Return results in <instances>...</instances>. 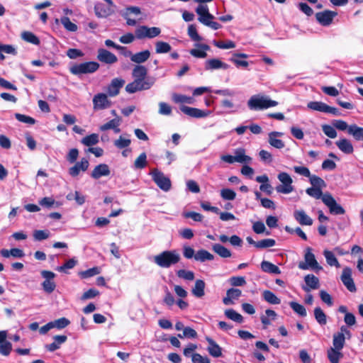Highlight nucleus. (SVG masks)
Here are the masks:
<instances>
[{
    "label": "nucleus",
    "mask_w": 363,
    "mask_h": 363,
    "mask_svg": "<svg viewBox=\"0 0 363 363\" xmlns=\"http://www.w3.org/2000/svg\"><path fill=\"white\" fill-rule=\"evenodd\" d=\"M337 147L345 154H352L354 151V147L352 143L346 139H340L335 143Z\"/></svg>",
    "instance_id": "obj_31"
},
{
    "label": "nucleus",
    "mask_w": 363,
    "mask_h": 363,
    "mask_svg": "<svg viewBox=\"0 0 363 363\" xmlns=\"http://www.w3.org/2000/svg\"><path fill=\"white\" fill-rule=\"evenodd\" d=\"M111 174L109 167L106 164L96 165L91 172V177L94 179H99L101 177H107Z\"/></svg>",
    "instance_id": "obj_23"
},
{
    "label": "nucleus",
    "mask_w": 363,
    "mask_h": 363,
    "mask_svg": "<svg viewBox=\"0 0 363 363\" xmlns=\"http://www.w3.org/2000/svg\"><path fill=\"white\" fill-rule=\"evenodd\" d=\"M172 107L165 102L159 103V113L163 116H169L172 113Z\"/></svg>",
    "instance_id": "obj_64"
},
{
    "label": "nucleus",
    "mask_w": 363,
    "mask_h": 363,
    "mask_svg": "<svg viewBox=\"0 0 363 363\" xmlns=\"http://www.w3.org/2000/svg\"><path fill=\"white\" fill-rule=\"evenodd\" d=\"M261 269L263 272L267 273L274 274H281V270L279 269V268L275 264L268 261L264 260L261 262Z\"/></svg>",
    "instance_id": "obj_36"
},
{
    "label": "nucleus",
    "mask_w": 363,
    "mask_h": 363,
    "mask_svg": "<svg viewBox=\"0 0 363 363\" xmlns=\"http://www.w3.org/2000/svg\"><path fill=\"white\" fill-rule=\"evenodd\" d=\"M235 162L243 164L251 163L252 158L245 154V150L243 148H238L234 151Z\"/></svg>",
    "instance_id": "obj_28"
},
{
    "label": "nucleus",
    "mask_w": 363,
    "mask_h": 363,
    "mask_svg": "<svg viewBox=\"0 0 363 363\" xmlns=\"http://www.w3.org/2000/svg\"><path fill=\"white\" fill-rule=\"evenodd\" d=\"M314 317L316 321L321 325H324L327 323V316L320 307L314 309Z\"/></svg>",
    "instance_id": "obj_48"
},
{
    "label": "nucleus",
    "mask_w": 363,
    "mask_h": 363,
    "mask_svg": "<svg viewBox=\"0 0 363 363\" xmlns=\"http://www.w3.org/2000/svg\"><path fill=\"white\" fill-rule=\"evenodd\" d=\"M220 196L224 200L233 201L236 197V193L230 189H223L220 190Z\"/></svg>",
    "instance_id": "obj_59"
},
{
    "label": "nucleus",
    "mask_w": 363,
    "mask_h": 363,
    "mask_svg": "<svg viewBox=\"0 0 363 363\" xmlns=\"http://www.w3.org/2000/svg\"><path fill=\"white\" fill-rule=\"evenodd\" d=\"M172 100L177 104H193L194 103V99L191 96H187L183 94H174L172 95Z\"/></svg>",
    "instance_id": "obj_44"
},
{
    "label": "nucleus",
    "mask_w": 363,
    "mask_h": 363,
    "mask_svg": "<svg viewBox=\"0 0 363 363\" xmlns=\"http://www.w3.org/2000/svg\"><path fill=\"white\" fill-rule=\"evenodd\" d=\"M341 281L346 288L351 292L356 291V286L352 278V270L349 267H345L342 270Z\"/></svg>",
    "instance_id": "obj_17"
},
{
    "label": "nucleus",
    "mask_w": 363,
    "mask_h": 363,
    "mask_svg": "<svg viewBox=\"0 0 363 363\" xmlns=\"http://www.w3.org/2000/svg\"><path fill=\"white\" fill-rule=\"evenodd\" d=\"M306 192L308 195L315 199H321L324 194H323L322 190L320 188L311 187L308 188L306 190Z\"/></svg>",
    "instance_id": "obj_60"
},
{
    "label": "nucleus",
    "mask_w": 363,
    "mask_h": 363,
    "mask_svg": "<svg viewBox=\"0 0 363 363\" xmlns=\"http://www.w3.org/2000/svg\"><path fill=\"white\" fill-rule=\"evenodd\" d=\"M308 178H309L310 183L311 184L313 187L321 189L325 186V183L324 180L318 176L312 175L311 174L310 177H308Z\"/></svg>",
    "instance_id": "obj_54"
},
{
    "label": "nucleus",
    "mask_w": 363,
    "mask_h": 363,
    "mask_svg": "<svg viewBox=\"0 0 363 363\" xmlns=\"http://www.w3.org/2000/svg\"><path fill=\"white\" fill-rule=\"evenodd\" d=\"M306 285L302 289L306 292H310L311 290L318 289L320 287V281L318 277L313 274H308L304 277Z\"/></svg>",
    "instance_id": "obj_19"
},
{
    "label": "nucleus",
    "mask_w": 363,
    "mask_h": 363,
    "mask_svg": "<svg viewBox=\"0 0 363 363\" xmlns=\"http://www.w3.org/2000/svg\"><path fill=\"white\" fill-rule=\"evenodd\" d=\"M205 282L201 279L195 281L194 286L191 289L192 294L196 298H202L205 295Z\"/></svg>",
    "instance_id": "obj_34"
},
{
    "label": "nucleus",
    "mask_w": 363,
    "mask_h": 363,
    "mask_svg": "<svg viewBox=\"0 0 363 363\" xmlns=\"http://www.w3.org/2000/svg\"><path fill=\"white\" fill-rule=\"evenodd\" d=\"M97 59L101 62L109 65L114 64L118 60L114 54L104 48L98 50Z\"/></svg>",
    "instance_id": "obj_20"
},
{
    "label": "nucleus",
    "mask_w": 363,
    "mask_h": 363,
    "mask_svg": "<svg viewBox=\"0 0 363 363\" xmlns=\"http://www.w3.org/2000/svg\"><path fill=\"white\" fill-rule=\"evenodd\" d=\"M147 165V155L145 152L141 153L135 160L134 167L135 169H143Z\"/></svg>",
    "instance_id": "obj_55"
},
{
    "label": "nucleus",
    "mask_w": 363,
    "mask_h": 363,
    "mask_svg": "<svg viewBox=\"0 0 363 363\" xmlns=\"http://www.w3.org/2000/svg\"><path fill=\"white\" fill-rule=\"evenodd\" d=\"M225 316L233 320V321H235L237 323H242L243 321V318L242 316L238 313V312H236L235 310L233 309H228L225 311Z\"/></svg>",
    "instance_id": "obj_52"
},
{
    "label": "nucleus",
    "mask_w": 363,
    "mask_h": 363,
    "mask_svg": "<svg viewBox=\"0 0 363 363\" xmlns=\"http://www.w3.org/2000/svg\"><path fill=\"white\" fill-rule=\"evenodd\" d=\"M53 325V328L63 329L66 328L69 323V320L66 318H60L54 321H51Z\"/></svg>",
    "instance_id": "obj_61"
},
{
    "label": "nucleus",
    "mask_w": 363,
    "mask_h": 363,
    "mask_svg": "<svg viewBox=\"0 0 363 363\" xmlns=\"http://www.w3.org/2000/svg\"><path fill=\"white\" fill-rule=\"evenodd\" d=\"M305 262L298 263V268L302 270H307L311 269L313 270L319 271L322 269V267L318 263L314 254L312 252L311 247H307L305 250L304 254Z\"/></svg>",
    "instance_id": "obj_5"
},
{
    "label": "nucleus",
    "mask_w": 363,
    "mask_h": 363,
    "mask_svg": "<svg viewBox=\"0 0 363 363\" xmlns=\"http://www.w3.org/2000/svg\"><path fill=\"white\" fill-rule=\"evenodd\" d=\"M77 264V260L75 258H72L67 260L63 265L57 268V270L60 272H66V269L74 268Z\"/></svg>",
    "instance_id": "obj_57"
},
{
    "label": "nucleus",
    "mask_w": 363,
    "mask_h": 363,
    "mask_svg": "<svg viewBox=\"0 0 363 363\" xmlns=\"http://www.w3.org/2000/svg\"><path fill=\"white\" fill-rule=\"evenodd\" d=\"M337 13L335 11L326 10L322 12L317 13L315 18L317 21L323 26H329L334 18L337 16Z\"/></svg>",
    "instance_id": "obj_18"
},
{
    "label": "nucleus",
    "mask_w": 363,
    "mask_h": 363,
    "mask_svg": "<svg viewBox=\"0 0 363 363\" xmlns=\"http://www.w3.org/2000/svg\"><path fill=\"white\" fill-rule=\"evenodd\" d=\"M99 141V136L96 133H92L82 138L81 143L88 147L96 145Z\"/></svg>",
    "instance_id": "obj_46"
},
{
    "label": "nucleus",
    "mask_w": 363,
    "mask_h": 363,
    "mask_svg": "<svg viewBox=\"0 0 363 363\" xmlns=\"http://www.w3.org/2000/svg\"><path fill=\"white\" fill-rule=\"evenodd\" d=\"M196 49H191L190 54L198 58H205L207 56L206 51L209 50L210 47L206 44H197Z\"/></svg>",
    "instance_id": "obj_32"
},
{
    "label": "nucleus",
    "mask_w": 363,
    "mask_h": 363,
    "mask_svg": "<svg viewBox=\"0 0 363 363\" xmlns=\"http://www.w3.org/2000/svg\"><path fill=\"white\" fill-rule=\"evenodd\" d=\"M244 58L246 59L248 57V55L245 53H234L233 57L230 58V61L233 62L236 67H247L249 65V63L246 60H241L238 58Z\"/></svg>",
    "instance_id": "obj_38"
},
{
    "label": "nucleus",
    "mask_w": 363,
    "mask_h": 363,
    "mask_svg": "<svg viewBox=\"0 0 363 363\" xmlns=\"http://www.w3.org/2000/svg\"><path fill=\"white\" fill-rule=\"evenodd\" d=\"M180 110L185 114L196 118H205L208 116L211 113V111H202L196 108H192L186 106H182Z\"/></svg>",
    "instance_id": "obj_16"
},
{
    "label": "nucleus",
    "mask_w": 363,
    "mask_h": 363,
    "mask_svg": "<svg viewBox=\"0 0 363 363\" xmlns=\"http://www.w3.org/2000/svg\"><path fill=\"white\" fill-rule=\"evenodd\" d=\"M277 314L274 311L267 309L265 311V314L260 317L261 322L264 325V328H266L271 324L272 321L277 318Z\"/></svg>",
    "instance_id": "obj_35"
},
{
    "label": "nucleus",
    "mask_w": 363,
    "mask_h": 363,
    "mask_svg": "<svg viewBox=\"0 0 363 363\" xmlns=\"http://www.w3.org/2000/svg\"><path fill=\"white\" fill-rule=\"evenodd\" d=\"M308 108L323 113H331L334 116H340V113L336 108L330 106L321 101H311L307 104Z\"/></svg>",
    "instance_id": "obj_13"
},
{
    "label": "nucleus",
    "mask_w": 363,
    "mask_h": 363,
    "mask_svg": "<svg viewBox=\"0 0 363 363\" xmlns=\"http://www.w3.org/2000/svg\"><path fill=\"white\" fill-rule=\"evenodd\" d=\"M283 135V133L277 131L269 133L268 135V142L270 145L277 149L283 148L284 147V143L278 138L279 137H281Z\"/></svg>",
    "instance_id": "obj_26"
},
{
    "label": "nucleus",
    "mask_w": 363,
    "mask_h": 363,
    "mask_svg": "<svg viewBox=\"0 0 363 363\" xmlns=\"http://www.w3.org/2000/svg\"><path fill=\"white\" fill-rule=\"evenodd\" d=\"M322 201L329 208L330 213L342 215L345 213V209L336 202L335 199L330 194H325L322 197Z\"/></svg>",
    "instance_id": "obj_12"
},
{
    "label": "nucleus",
    "mask_w": 363,
    "mask_h": 363,
    "mask_svg": "<svg viewBox=\"0 0 363 363\" xmlns=\"http://www.w3.org/2000/svg\"><path fill=\"white\" fill-rule=\"evenodd\" d=\"M205 69L208 71H212L215 69H227L229 67V65L219 59L212 58L206 60L204 63Z\"/></svg>",
    "instance_id": "obj_22"
},
{
    "label": "nucleus",
    "mask_w": 363,
    "mask_h": 363,
    "mask_svg": "<svg viewBox=\"0 0 363 363\" xmlns=\"http://www.w3.org/2000/svg\"><path fill=\"white\" fill-rule=\"evenodd\" d=\"M177 275L183 279L192 281L194 279V273L192 271L186 269H179L177 272Z\"/></svg>",
    "instance_id": "obj_58"
},
{
    "label": "nucleus",
    "mask_w": 363,
    "mask_h": 363,
    "mask_svg": "<svg viewBox=\"0 0 363 363\" xmlns=\"http://www.w3.org/2000/svg\"><path fill=\"white\" fill-rule=\"evenodd\" d=\"M323 255L325 257L327 263L330 266H335L337 268H339L340 267L337 258L335 257V255L331 251L326 250L323 252Z\"/></svg>",
    "instance_id": "obj_50"
},
{
    "label": "nucleus",
    "mask_w": 363,
    "mask_h": 363,
    "mask_svg": "<svg viewBox=\"0 0 363 363\" xmlns=\"http://www.w3.org/2000/svg\"><path fill=\"white\" fill-rule=\"evenodd\" d=\"M181 256L175 250H164L153 257L154 262L161 268H169L179 262Z\"/></svg>",
    "instance_id": "obj_1"
},
{
    "label": "nucleus",
    "mask_w": 363,
    "mask_h": 363,
    "mask_svg": "<svg viewBox=\"0 0 363 363\" xmlns=\"http://www.w3.org/2000/svg\"><path fill=\"white\" fill-rule=\"evenodd\" d=\"M21 38L23 40L32 43L33 45H39L40 40L38 38L31 32L24 31L21 33Z\"/></svg>",
    "instance_id": "obj_49"
},
{
    "label": "nucleus",
    "mask_w": 363,
    "mask_h": 363,
    "mask_svg": "<svg viewBox=\"0 0 363 363\" xmlns=\"http://www.w3.org/2000/svg\"><path fill=\"white\" fill-rule=\"evenodd\" d=\"M125 84V81L122 79L115 78L107 86V92L109 96H115L119 94L120 89Z\"/></svg>",
    "instance_id": "obj_21"
},
{
    "label": "nucleus",
    "mask_w": 363,
    "mask_h": 363,
    "mask_svg": "<svg viewBox=\"0 0 363 363\" xmlns=\"http://www.w3.org/2000/svg\"><path fill=\"white\" fill-rule=\"evenodd\" d=\"M131 140L128 135H122L117 140H114V145L118 149L127 148L130 146Z\"/></svg>",
    "instance_id": "obj_42"
},
{
    "label": "nucleus",
    "mask_w": 363,
    "mask_h": 363,
    "mask_svg": "<svg viewBox=\"0 0 363 363\" xmlns=\"http://www.w3.org/2000/svg\"><path fill=\"white\" fill-rule=\"evenodd\" d=\"M121 122V118L120 117H116L115 118L111 120L108 123L102 125L100 127V130L101 131H105L109 129H113L115 133H119L120 129L118 126L120 125Z\"/></svg>",
    "instance_id": "obj_33"
},
{
    "label": "nucleus",
    "mask_w": 363,
    "mask_h": 363,
    "mask_svg": "<svg viewBox=\"0 0 363 363\" xmlns=\"http://www.w3.org/2000/svg\"><path fill=\"white\" fill-rule=\"evenodd\" d=\"M89 166L88 160L85 157L81 159L79 162L74 164V166L69 169V174L72 177H77L81 172H86Z\"/></svg>",
    "instance_id": "obj_14"
},
{
    "label": "nucleus",
    "mask_w": 363,
    "mask_h": 363,
    "mask_svg": "<svg viewBox=\"0 0 363 363\" xmlns=\"http://www.w3.org/2000/svg\"><path fill=\"white\" fill-rule=\"evenodd\" d=\"M100 272H101L100 268L98 267H92L87 270L79 272V276L82 279H87V278L91 277H94L95 275H98L100 274Z\"/></svg>",
    "instance_id": "obj_51"
},
{
    "label": "nucleus",
    "mask_w": 363,
    "mask_h": 363,
    "mask_svg": "<svg viewBox=\"0 0 363 363\" xmlns=\"http://www.w3.org/2000/svg\"><path fill=\"white\" fill-rule=\"evenodd\" d=\"M99 67V65L95 62H88L79 65H75L70 67V72L73 74H82L92 73L96 71Z\"/></svg>",
    "instance_id": "obj_9"
},
{
    "label": "nucleus",
    "mask_w": 363,
    "mask_h": 363,
    "mask_svg": "<svg viewBox=\"0 0 363 363\" xmlns=\"http://www.w3.org/2000/svg\"><path fill=\"white\" fill-rule=\"evenodd\" d=\"M206 341L208 343L207 350L208 353L213 357H219L222 355L221 347L211 338L206 337Z\"/></svg>",
    "instance_id": "obj_27"
},
{
    "label": "nucleus",
    "mask_w": 363,
    "mask_h": 363,
    "mask_svg": "<svg viewBox=\"0 0 363 363\" xmlns=\"http://www.w3.org/2000/svg\"><path fill=\"white\" fill-rule=\"evenodd\" d=\"M212 249L216 254L223 258L231 257V252L220 244H214L212 246Z\"/></svg>",
    "instance_id": "obj_43"
},
{
    "label": "nucleus",
    "mask_w": 363,
    "mask_h": 363,
    "mask_svg": "<svg viewBox=\"0 0 363 363\" xmlns=\"http://www.w3.org/2000/svg\"><path fill=\"white\" fill-rule=\"evenodd\" d=\"M262 296L263 298L270 304H279L281 303V300L271 291H264Z\"/></svg>",
    "instance_id": "obj_45"
},
{
    "label": "nucleus",
    "mask_w": 363,
    "mask_h": 363,
    "mask_svg": "<svg viewBox=\"0 0 363 363\" xmlns=\"http://www.w3.org/2000/svg\"><path fill=\"white\" fill-rule=\"evenodd\" d=\"M161 33V29L158 27H147L146 26H138L135 29V37L138 39L154 38Z\"/></svg>",
    "instance_id": "obj_8"
},
{
    "label": "nucleus",
    "mask_w": 363,
    "mask_h": 363,
    "mask_svg": "<svg viewBox=\"0 0 363 363\" xmlns=\"http://www.w3.org/2000/svg\"><path fill=\"white\" fill-rule=\"evenodd\" d=\"M155 47L157 54H166L172 50L171 45L168 43L162 40L156 41Z\"/></svg>",
    "instance_id": "obj_39"
},
{
    "label": "nucleus",
    "mask_w": 363,
    "mask_h": 363,
    "mask_svg": "<svg viewBox=\"0 0 363 363\" xmlns=\"http://www.w3.org/2000/svg\"><path fill=\"white\" fill-rule=\"evenodd\" d=\"M196 12L199 15V17H203L207 16L208 18H214V16L209 13L208 7L206 5L200 4L196 9Z\"/></svg>",
    "instance_id": "obj_63"
},
{
    "label": "nucleus",
    "mask_w": 363,
    "mask_h": 363,
    "mask_svg": "<svg viewBox=\"0 0 363 363\" xmlns=\"http://www.w3.org/2000/svg\"><path fill=\"white\" fill-rule=\"evenodd\" d=\"M152 180L157 185V186L164 191L170 190L172 183L169 177H166L163 172L157 169H153L150 172Z\"/></svg>",
    "instance_id": "obj_6"
},
{
    "label": "nucleus",
    "mask_w": 363,
    "mask_h": 363,
    "mask_svg": "<svg viewBox=\"0 0 363 363\" xmlns=\"http://www.w3.org/2000/svg\"><path fill=\"white\" fill-rule=\"evenodd\" d=\"M93 105L94 110H102L111 106V102L108 99L105 94H98L93 98Z\"/></svg>",
    "instance_id": "obj_15"
},
{
    "label": "nucleus",
    "mask_w": 363,
    "mask_h": 363,
    "mask_svg": "<svg viewBox=\"0 0 363 363\" xmlns=\"http://www.w3.org/2000/svg\"><path fill=\"white\" fill-rule=\"evenodd\" d=\"M40 274L42 277L44 279V281L42 282L43 289L48 294L52 293L56 288V284L54 281L56 274L54 272L48 270H43Z\"/></svg>",
    "instance_id": "obj_11"
},
{
    "label": "nucleus",
    "mask_w": 363,
    "mask_h": 363,
    "mask_svg": "<svg viewBox=\"0 0 363 363\" xmlns=\"http://www.w3.org/2000/svg\"><path fill=\"white\" fill-rule=\"evenodd\" d=\"M348 133L352 135L356 140H363V128L359 127L355 124L349 126Z\"/></svg>",
    "instance_id": "obj_41"
},
{
    "label": "nucleus",
    "mask_w": 363,
    "mask_h": 363,
    "mask_svg": "<svg viewBox=\"0 0 363 363\" xmlns=\"http://www.w3.org/2000/svg\"><path fill=\"white\" fill-rule=\"evenodd\" d=\"M155 82V79L153 77L135 79L133 82L126 85L125 91L128 93L133 94L139 91L147 90L153 86Z\"/></svg>",
    "instance_id": "obj_3"
},
{
    "label": "nucleus",
    "mask_w": 363,
    "mask_h": 363,
    "mask_svg": "<svg viewBox=\"0 0 363 363\" xmlns=\"http://www.w3.org/2000/svg\"><path fill=\"white\" fill-rule=\"evenodd\" d=\"M278 102L270 99L269 97L262 95L251 96L247 102L248 107L251 110H262L277 106Z\"/></svg>",
    "instance_id": "obj_2"
},
{
    "label": "nucleus",
    "mask_w": 363,
    "mask_h": 363,
    "mask_svg": "<svg viewBox=\"0 0 363 363\" xmlns=\"http://www.w3.org/2000/svg\"><path fill=\"white\" fill-rule=\"evenodd\" d=\"M289 306L299 315L305 317L307 315L306 308L301 304L292 301L289 303Z\"/></svg>",
    "instance_id": "obj_56"
},
{
    "label": "nucleus",
    "mask_w": 363,
    "mask_h": 363,
    "mask_svg": "<svg viewBox=\"0 0 363 363\" xmlns=\"http://www.w3.org/2000/svg\"><path fill=\"white\" fill-rule=\"evenodd\" d=\"M242 294L241 290L238 289L231 288L226 292V296L223 298V303L229 306L234 303L235 300H238Z\"/></svg>",
    "instance_id": "obj_25"
},
{
    "label": "nucleus",
    "mask_w": 363,
    "mask_h": 363,
    "mask_svg": "<svg viewBox=\"0 0 363 363\" xmlns=\"http://www.w3.org/2000/svg\"><path fill=\"white\" fill-rule=\"evenodd\" d=\"M213 259L214 256L203 249L198 250L195 254V260L197 262H204L206 261H211Z\"/></svg>",
    "instance_id": "obj_37"
},
{
    "label": "nucleus",
    "mask_w": 363,
    "mask_h": 363,
    "mask_svg": "<svg viewBox=\"0 0 363 363\" xmlns=\"http://www.w3.org/2000/svg\"><path fill=\"white\" fill-rule=\"evenodd\" d=\"M67 337L66 335H55L53 337V342L46 345L45 348L50 352H54L60 348L61 345L65 343Z\"/></svg>",
    "instance_id": "obj_29"
},
{
    "label": "nucleus",
    "mask_w": 363,
    "mask_h": 363,
    "mask_svg": "<svg viewBox=\"0 0 363 363\" xmlns=\"http://www.w3.org/2000/svg\"><path fill=\"white\" fill-rule=\"evenodd\" d=\"M147 70L145 67L142 65H137L133 70V77L135 79H147Z\"/></svg>",
    "instance_id": "obj_47"
},
{
    "label": "nucleus",
    "mask_w": 363,
    "mask_h": 363,
    "mask_svg": "<svg viewBox=\"0 0 363 363\" xmlns=\"http://www.w3.org/2000/svg\"><path fill=\"white\" fill-rule=\"evenodd\" d=\"M327 357L330 363H340V359L343 357V353L342 350L330 347L327 350Z\"/></svg>",
    "instance_id": "obj_30"
},
{
    "label": "nucleus",
    "mask_w": 363,
    "mask_h": 363,
    "mask_svg": "<svg viewBox=\"0 0 363 363\" xmlns=\"http://www.w3.org/2000/svg\"><path fill=\"white\" fill-rule=\"evenodd\" d=\"M115 6L111 0H103L94 7L96 15L99 17H107L114 12Z\"/></svg>",
    "instance_id": "obj_10"
},
{
    "label": "nucleus",
    "mask_w": 363,
    "mask_h": 363,
    "mask_svg": "<svg viewBox=\"0 0 363 363\" xmlns=\"http://www.w3.org/2000/svg\"><path fill=\"white\" fill-rule=\"evenodd\" d=\"M294 217L301 225H311L313 224V219L303 210L294 211Z\"/></svg>",
    "instance_id": "obj_24"
},
{
    "label": "nucleus",
    "mask_w": 363,
    "mask_h": 363,
    "mask_svg": "<svg viewBox=\"0 0 363 363\" xmlns=\"http://www.w3.org/2000/svg\"><path fill=\"white\" fill-rule=\"evenodd\" d=\"M150 57V52L149 50H143L142 52L133 54L132 56V62L140 64L147 61Z\"/></svg>",
    "instance_id": "obj_40"
},
{
    "label": "nucleus",
    "mask_w": 363,
    "mask_h": 363,
    "mask_svg": "<svg viewBox=\"0 0 363 363\" xmlns=\"http://www.w3.org/2000/svg\"><path fill=\"white\" fill-rule=\"evenodd\" d=\"M351 335V333L347 326H341L340 331L333 334L332 347L342 350L345 344L346 338L350 339Z\"/></svg>",
    "instance_id": "obj_7"
},
{
    "label": "nucleus",
    "mask_w": 363,
    "mask_h": 363,
    "mask_svg": "<svg viewBox=\"0 0 363 363\" xmlns=\"http://www.w3.org/2000/svg\"><path fill=\"white\" fill-rule=\"evenodd\" d=\"M60 22L67 30L71 32H75L77 30V26L71 22L68 17L65 16L61 18Z\"/></svg>",
    "instance_id": "obj_53"
},
{
    "label": "nucleus",
    "mask_w": 363,
    "mask_h": 363,
    "mask_svg": "<svg viewBox=\"0 0 363 363\" xmlns=\"http://www.w3.org/2000/svg\"><path fill=\"white\" fill-rule=\"evenodd\" d=\"M277 179L280 182L281 184L277 186L276 191L278 193L289 194L294 190L293 186V179L291 177L285 172H281L278 174Z\"/></svg>",
    "instance_id": "obj_4"
},
{
    "label": "nucleus",
    "mask_w": 363,
    "mask_h": 363,
    "mask_svg": "<svg viewBox=\"0 0 363 363\" xmlns=\"http://www.w3.org/2000/svg\"><path fill=\"white\" fill-rule=\"evenodd\" d=\"M275 243L276 242L274 239L267 238V239H264L260 241H258L256 243V247L261 248V249L271 247L274 246Z\"/></svg>",
    "instance_id": "obj_62"
}]
</instances>
